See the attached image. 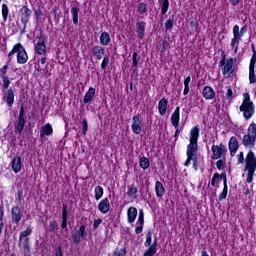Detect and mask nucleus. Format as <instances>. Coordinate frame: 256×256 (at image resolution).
<instances>
[{
	"mask_svg": "<svg viewBox=\"0 0 256 256\" xmlns=\"http://www.w3.org/2000/svg\"><path fill=\"white\" fill-rule=\"evenodd\" d=\"M228 147L230 151L231 157H235V154L239 150V141L237 140V137L232 136L228 142Z\"/></svg>",
	"mask_w": 256,
	"mask_h": 256,
	"instance_id": "2eb2a0df",
	"label": "nucleus"
},
{
	"mask_svg": "<svg viewBox=\"0 0 256 256\" xmlns=\"http://www.w3.org/2000/svg\"><path fill=\"white\" fill-rule=\"evenodd\" d=\"M55 256H63V248L61 246L55 249Z\"/></svg>",
	"mask_w": 256,
	"mask_h": 256,
	"instance_id": "0e129e2a",
	"label": "nucleus"
},
{
	"mask_svg": "<svg viewBox=\"0 0 256 256\" xmlns=\"http://www.w3.org/2000/svg\"><path fill=\"white\" fill-rule=\"evenodd\" d=\"M141 127H143V119L141 115H135L132 118V132L135 135H141Z\"/></svg>",
	"mask_w": 256,
	"mask_h": 256,
	"instance_id": "f8f14e48",
	"label": "nucleus"
},
{
	"mask_svg": "<svg viewBox=\"0 0 256 256\" xmlns=\"http://www.w3.org/2000/svg\"><path fill=\"white\" fill-rule=\"evenodd\" d=\"M59 230V224L57 223V221L53 220L50 222L49 224V231L50 233H55V231Z\"/></svg>",
	"mask_w": 256,
	"mask_h": 256,
	"instance_id": "a18cd8bd",
	"label": "nucleus"
},
{
	"mask_svg": "<svg viewBox=\"0 0 256 256\" xmlns=\"http://www.w3.org/2000/svg\"><path fill=\"white\" fill-rule=\"evenodd\" d=\"M49 135H53V126L48 123L42 126L40 130V137L43 139V137H49Z\"/></svg>",
	"mask_w": 256,
	"mask_h": 256,
	"instance_id": "393cba45",
	"label": "nucleus"
},
{
	"mask_svg": "<svg viewBox=\"0 0 256 256\" xmlns=\"http://www.w3.org/2000/svg\"><path fill=\"white\" fill-rule=\"evenodd\" d=\"M139 61H141V57H139V54H137V51H134L132 54V66H131L133 73L137 71V65H139Z\"/></svg>",
	"mask_w": 256,
	"mask_h": 256,
	"instance_id": "7c9ffc66",
	"label": "nucleus"
},
{
	"mask_svg": "<svg viewBox=\"0 0 256 256\" xmlns=\"http://www.w3.org/2000/svg\"><path fill=\"white\" fill-rule=\"evenodd\" d=\"M245 168L244 171H247L246 183H253V175L256 171V157L255 153L250 150L245 158Z\"/></svg>",
	"mask_w": 256,
	"mask_h": 256,
	"instance_id": "7ed1b4c3",
	"label": "nucleus"
},
{
	"mask_svg": "<svg viewBox=\"0 0 256 256\" xmlns=\"http://www.w3.org/2000/svg\"><path fill=\"white\" fill-rule=\"evenodd\" d=\"M92 55L97 59V61H101L105 55V48L100 45L94 46L92 48Z\"/></svg>",
	"mask_w": 256,
	"mask_h": 256,
	"instance_id": "aec40b11",
	"label": "nucleus"
},
{
	"mask_svg": "<svg viewBox=\"0 0 256 256\" xmlns=\"http://www.w3.org/2000/svg\"><path fill=\"white\" fill-rule=\"evenodd\" d=\"M36 39H38V42L34 45L35 53H37V55H45L47 51V45L45 44L47 41V36L43 31H40Z\"/></svg>",
	"mask_w": 256,
	"mask_h": 256,
	"instance_id": "423d86ee",
	"label": "nucleus"
},
{
	"mask_svg": "<svg viewBox=\"0 0 256 256\" xmlns=\"http://www.w3.org/2000/svg\"><path fill=\"white\" fill-rule=\"evenodd\" d=\"M137 13H139V15H145V13H147V4L145 2H140L138 4Z\"/></svg>",
	"mask_w": 256,
	"mask_h": 256,
	"instance_id": "4c0bfd02",
	"label": "nucleus"
},
{
	"mask_svg": "<svg viewBox=\"0 0 256 256\" xmlns=\"http://www.w3.org/2000/svg\"><path fill=\"white\" fill-rule=\"evenodd\" d=\"M3 101L6 102L7 107H13V103H15V91L13 89H8L7 92L4 93Z\"/></svg>",
	"mask_w": 256,
	"mask_h": 256,
	"instance_id": "dca6fc26",
	"label": "nucleus"
},
{
	"mask_svg": "<svg viewBox=\"0 0 256 256\" xmlns=\"http://www.w3.org/2000/svg\"><path fill=\"white\" fill-rule=\"evenodd\" d=\"M95 88L94 87H90L88 89V91L85 93L84 95V104L85 105H91V103H93V98L95 97Z\"/></svg>",
	"mask_w": 256,
	"mask_h": 256,
	"instance_id": "5701e85b",
	"label": "nucleus"
},
{
	"mask_svg": "<svg viewBox=\"0 0 256 256\" xmlns=\"http://www.w3.org/2000/svg\"><path fill=\"white\" fill-rule=\"evenodd\" d=\"M227 154V146L223 143L220 145H212V159L215 161L221 159L224 155Z\"/></svg>",
	"mask_w": 256,
	"mask_h": 256,
	"instance_id": "1a4fd4ad",
	"label": "nucleus"
},
{
	"mask_svg": "<svg viewBox=\"0 0 256 256\" xmlns=\"http://www.w3.org/2000/svg\"><path fill=\"white\" fill-rule=\"evenodd\" d=\"M145 27H147V23H145V21H138L136 23V33L138 35V39H145Z\"/></svg>",
	"mask_w": 256,
	"mask_h": 256,
	"instance_id": "412c9836",
	"label": "nucleus"
},
{
	"mask_svg": "<svg viewBox=\"0 0 256 256\" xmlns=\"http://www.w3.org/2000/svg\"><path fill=\"white\" fill-rule=\"evenodd\" d=\"M216 167L219 171H223V169H225V162L222 159L218 160L216 162Z\"/></svg>",
	"mask_w": 256,
	"mask_h": 256,
	"instance_id": "13d9d810",
	"label": "nucleus"
},
{
	"mask_svg": "<svg viewBox=\"0 0 256 256\" xmlns=\"http://www.w3.org/2000/svg\"><path fill=\"white\" fill-rule=\"evenodd\" d=\"M167 105H169V101L167 98H162L158 103V111L160 115H165L167 113Z\"/></svg>",
	"mask_w": 256,
	"mask_h": 256,
	"instance_id": "a878e982",
	"label": "nucleus"
},
{
	"mask_svg": "<svg viewBox=\"0 0 256 256\" xmlns=\"http://www.w3.org/2000/svg\"><path fill=\"white\" fill-rule=\"evenodd\" d=\"M234 58H229L226 61V56L225 54L222 55V59L220 60V65L223 67L222 73L223 75H231L233 73V64L235 63Z\"/></svg>",
	"mask_w": 256,
	"mask_h": 256,
	"instance_id": "0eeeda50",
	"label": "nucleus"
},
{
	"mask_svg": "<svg viewBox=\"0 0 256 256\" xmlns=\"http://www.w3.org/2000/svg\"><path fill=\"white\" fill-rule=\"evenodd\" d=\"M101 223H103V220L101 218L94 220L93 230L95 231L96 229H99V226L101 225Z\"/></svg>",
	"mask_w": 256,
	"mask_h": 256,
	"instance_id": "052dcab7",
	"label": "nucleus"
},
{
	"mask_svg": "<svg viewBox=\"0 0 256 256\" xmlns=\"http://www.w3.org/2000/svg\"><path fill=\"white\" fill-rule=\"evenodd\" d=\"M219 179H223V185H227V174L226 173L219 174Z\"/></svg>",
	"mask_w": 256,
	"mask_h": 256,
	"instance_id": "69168bd1",
	"label": "nucleus"
},
{
	"mask_svg": "<svg viewBox=\"0 0 256 256\" xmlns=\"http://www.w3.org/2000/svg\"><path fill=\"white\" fill-rule=\"evenodd\" d=\"M20 21L24 25V29H27V23H29V19H31V15L33 11L29 9L27 6H23L20 11Z\"/></svg>",
	"mask_w": 256,
	"mask_h": 256,
	"instance_id": "9d476101",
	"label": "nucleus"
},
{
	"mask_svg": "<svg viewBox=\"0 0 256 256\" xmlns=\"http://www.w3.org/2000/svg\"><path fill=\"white\" fill-rule=\"evenodd\" d=\"M7 69H9L8 65H4L1 69H0V77L1 79L4 77H7Z\"/></svg>",
	"mask_w": 256,
	"mask_h": 256,
	"instance_id": "4d7b16f0",
	"label": "nucleus"
},
{
	"mask_svg": "<svg viewBox=\"0 0 256 256\" xmlns=\"http://www.w3.org/2000/svg\"><path fill=\"white\" fill-rule=\"evenodd\" d=\"M100 43L101 45H104L107 47L111 43V35H109V32H102L100 35Z\"/></svg>",
	"mask_w": 256,
	"mask_h": 256,
	"instance_id": "2f4dec72",
	"label": "nucleus"
},
{
	"mask_svg": "<svg viewBox=\"0 0 256 256\" xmlns=\"http://www.w3.org/2000/svg\"><path fill=\"white\" fill-rule=\"evenodd\" d=\"M191 83V76L184 79V91L183 95H189V84Z\"/></svg>",
	"mask_w": 256,
	"mask_h": 256,
	"instance_id": "79ce46f5",
	"label": "nucleus"
},
{
	"mask_svg": "<svg viewBox=\"0 0 256 256\" xmlns=\"http://www.w3.org/2000/svg\"><path fill=\"white\" fill-rule=\"evenodd\" d=\"M108 65H109V58H108V56H104L102 63H101V69L103 71H105V69H107Z\"/></svg>",
	"mask_w": 256,
	"mask_h": 256,
	"instance_id": "5fc2aeb1",
	"label": "nucleus"
},
{
	"mask_svg": "<svg viewBox=\"0 0 256 256\" xmlns=\"http://www.w3.org/2000/svg\"><path fill=\"white\" fill-rule=\"evenodd\" d=\"M137 193H139V190L135 184L128 186V197H137Z\"/></svg>",
	"mask_w": 256,
	"mask_h": 256,
	"instance_id": "c9c22d12",
	"label": "nucleus"
},
{
	"mask_svg": "<svg viewBox=\"0 0 256 256\" xmlns=\"http://www.w3.org/2000/svg\"><path fill=\"white\" fill-rule=\"evenodd\" d=\"M89 129V124L87 123V119L82 120V134L87 135V131Z\"/></svg>",
	"mask_w": 256,
	"mask_h": 256,
	"instance_id": "603ef678",
	"label": "nucleus"
},
{
	"mask_svg": "<svg viewBox=\"0 0 256 256\" xmlns=\"http://www.w3.org/2000/svg\"><path fill=\"white\" fill-rule=\"evenodd\" d=\"M247 31H249V27L247 25H244L239 32V25H235L233 27V35H238L241 39V37H243V35H245V33H247Z\"/></svg>",
	"mask_w": 256,
	"mask_h": 256,
	"instance_id": "c756f323",
	"label": "nucleus"
},
{
	"mask_svg": "<svg viewBox=\"0 0 256 256\" xmlns=\"http://www.w3.org/2000/svg\"><path fill=\"white\" fill-rule=\"evenodd\" d=\"M135 233L136 235H141V233H143V225H139L135 228Z\"/></svg>",
	"mask_w": 256,
	"mask_h": 256,
	"instance_id": "338daca9",
	"label": "nucleus"
},
{
	"mask_svg": "<svg viewBox=\"0 0 256 256\" xmlns=\"http://www.w3.org/2000/svg\"><path fill=\"white\" fill-rule=\"evenodd\" d=\"M19 49H22L21 43L14 45L13 49L9 52L8 57H13L14 54L19 53Z\"/></svg>",
	"mask_w": 256,
	"mask_h": 256,
	"instance_id": "de8ad7c7",
	"label": "nucleus"
},
{
	"mask_svg": "<svg viewBox=\"0 0 256 256\" xmlns=\"http://www.w3.org/2000/svg\"><path fill=\"white\" fill-rule=\"evenodd\" d=\"M169 41H171V38L169 36H165L162 40V53H165L166 49H169L171 47Z\"/></svg>",
	"mask_w": 256,
	"mask_h": 256,
	"instance_id": "58836bf2",
	"label": "nucleus"
},
{
	"mask_svg": "<svg viewBox=\"0 0 256 256\" xmlns=\"http://www.w3.org/2000/svg\"><path fill=\"white\" fill-rule=\"evenodd\" d=\"M128 223H135L137 219V208L130 207L127 211Z\"/></svg>",
	"mask_w": 256,
	"mask_h": 256,
	"instance_id": "cd10ccee",
	"label": "nucleus"
},
{
	"mask_svg": "<svg viewBox=\"0 0 256 256\" xmlns=\"http://www.w3.org/2000/svg\"><path fill=\"white\" fill-rule=\"evenodd\" d=\"M98 209L100 213H103V215H107V213H109V209H111V204L109 203V199L108 198L102 199L98 204Z\"/></svg>",
	"mask_w": 256,
	"mask_h": 256,
	"instance_id": "6ab92c4d",
	"label": "nucleus"
},
{
	"mask_svg": "<svg viewBox=\"0 0 256 256\" xmlns=\"http://www.w3.org/2000/svg\"><path fill=\"white\" fill-rule=\"evenodd\" d=\"M155 191H156V197L161 199V197H163V195H165V186H163V183L156 181Z\"/></svg>",
	"mask_w": 256,
	"mask_h": 256,
	"instance_id": "c85d7f7f",
	"label": "nucleus"
},
{
	"mask_svg": "<svg viewBox=\"0 0 256 256\" xmlns=\"http://www.w3.org/2000/svg\"><path fill=\"white\" fill-rule=\"evenodd\" d=\"M29 59V56H27V51H25V48L22 46V48H19L17 53V63L20 65H25Z\"/></svg>",
	"mask_w": 256,
	"mask_h": 256,
	"instance_id": "a211bd4d",
	"label": "nucleus"
},
{
	"mask_svg": "<svg viewBox=\"0 0 256 256\" xmlns=\"http://www.w3.org/2000/svg\"><path fill=\"white\" fill-rule=\"evenodd\" d=\"M239 41H241V37H239L237 34H234L230 46L231 49H235V53H237V50L239 49Z\"/></svg>",
	"mask_w": 256,
	"mask_h": 256,
	"instance_id": "f704fd0d",
	"label": "nucleus"
},
{
	"mask_svg": "<svg viewBox=\"0 0 256 256\" xmlns=\"http://www.w3.org/2000/svg\"><path fill=\"white\" fill-rule=\"evenodd\" d=\"M87 226L85 224L80 225L79 228H75L72 232V242L74 245H79L82 241H87Z\"/></svg>",
	"mask_w": 256,
	"mask_h": 256,
	"instance_id": "20e7f679",
	"label": "nucleus"
},
{
	"mask_svg": "<svg viewBox=\"0 0 256 256\" xmlns=\"http://www.w3.org/2000/svg\"><path fill=\"white\" fill-rule=\"evenodd\" d=\"M174 23H175V21L173 19H168L164 24L165 30L171 31V29H173Z\"/></svg>",
	"mask_w": 256,
	"mask_h": 256,
	"instance_id": "09e8293b",
	"label": "nucleus"
},
{
	"mask_svg": "<svg viewBox=\"0 0 256 256\" xmlns=\"http://www.w3.org/2000/svg\"><path fill=\"white\" fill-rule=\"evenodd\" d=\"M255 63H256V53H254L250 60L249 65V81L250 83H256V76H255Z\"/></svg>",
	"mask_w": 256,
	"mask_h": 256,
	"instance_id": "4468645a",
	"label": "nucleus"
},
{
	"mask_svg": "<svg viewBox=\"0 0 256 256\" xmlns=\"http://www.w3.org/2000/svg\"><path fill=\"white\" fill-rule=\"evenodd\" d=\"M2 17L5 23L7 21V17H9V7L7 6V4L2 5Z\"/></svg>",
	"mask_w": 256,
	"mask_h": 256,
	"instance_id": "c03bdc74",
	"label": "nucleus"
},
{
	"mask_svg": "<svg viewBox=\"0 0 256 256\" xmlns=\"http://www.w3.org/2000/svg\"><path fill=\"white\" fill-rule=\"evenodd\" d=\"M21 167H23V161L21 160V156H14L11 161V169L14 173H19L21 171Z\"/></svg>",
	"mask_w": 256,
	"mask_h": 256,
	"instance_id": "f3484780",
	"label": "nucleus"
},
{
	"mask_svg": "<svg viewBox=\"0 0 256 256\" xmlns=\"http://www.w3.org/2000/svg\"><path fill=\"white\" fill-rule=\"evenodd\" d=\"M139 165L141 169H149L151 162L149 161V158L147 157H141L139 160Z\"/></svg>",
	"mask_w": 256,
	"mask_h": 256,
	"instance_id": "e433bc0d",
	"label": "nucleus"
},
{
	"mask_svg": "<svg viewBox=\"0 0 256 256\" xmlns=\"http://www.w3.org/2000/svg\"><path fill=\"white\" fill-rule=\"evenodd\" d=\"M61 229H64V231H69V228L67 227V220H62Z\"/></svg>",
	"mask_w": 256,
	"mask_h": 256,
	"instance_id": "774afa93",
	"label": "nucleus"
},
{
	"mask_svg": "<svg viewBox=\"0 0 256 256\" xmlns=\"http://www.w3.org/2000/svg\"><path fill=\"white\" fill-rule=\"evenodd\" d=\"M2 80H3V86L2 87L5 91V90L9 89V85H11V80H9L8 76L2 78Z\"/></svg>",
	"mask_w": 256,
	"mask_h": 256,
	"instance_id": "864d4df0",
	"label": "nucleus"
},
{
	"mask_svg": "<svg viewBox=\"0 0 256 256\" xmlns=\"http://www.w3.org/2000/svg\"><path fill=\"white\" fill-rule=\"evenodd\" d=\"M79 11H81L79 7L73 6L71 8L72 21L74 25H77V23H79Z\"/></svg>",
	"mask_w": 256,
	"mask_h": 256,
	"instance_id": "473e14b6",
	"label": "nucleus"
},
{
	"mask_svg": "<svg viewBox=\"0 0 256 256\" xmlns=\"http://www.w3.org/2000/svg\"><path fill=\"white\" fill-rule=\"evenodd\" d=\"M197 141H199V127L194 126L190 130V144H188L186 150L187 160L184 163L185 167L191 165V161L195 159L197 151H199V144Z\"/></svg>",
	"mask_w": 256,
	"mask_h": 256,
	"instance_id": "f257e3e1",
	"label": "nucleus"
},
{
	"mask_svg": "<svg viewBox=\"0 0 256 256\" xmlns=\"http://www.w3.org/2000/svg\"><path fill=\"white\" fill-rule=\"evenodd\" d=\"M202 97L207 101H211V99H215V90L211 86H205L202 90Z\"/></svg>",
	"mask_w": 256,
	"mask_h": 256,
	"instance_id": "4be33fe9",
	"label": "nucleus"
},
{
	"mask_svg": "<svg viewBox=\"0 0 256 256\" xmlns=\"http://www.w3.org/2000/svg\"><path fill=\"white\" fill-rule=\"evenodd\" d=\"M239 110L243 113V117L246 121H249V119L255 115V104L251 101L249 93H244V100L240 105Z\"/></svg>",
	"mask_w": 256,
	"mask_h": 256,
	"instance_id": "f03ea898",
	"label": "nucleus"
},
{
	"mask_svg": "<svg viewBox=\"0 0 256 256\" xmlns=\"http://www.w3.org/2000/svg\"><path fill=\"white\" fill-rule=\"evenodd\" d=\"M157 239H155L150 247L144 252L143 256H155L157 254Z\"/></svg>",
	"mask_w": 256,
	"mask_h": 256,
	"instance_id": "bb28decb",
	"label": "nucleus"
},
{
	"mask_svg": "<svg viewBox=\"0 0 256 256\" xmlns=\"http://www.w3.org/2000/svg\"><path fill=\"white\" fill-rule=\"evenodd\" d=\"M153 245V233L151 231L147 232L146 240L144 242L145 247H151Z\"/></svg>",
	"mask_w": 256,
	"mask_h": 256,
	"instance_id": "ea45409f",
	"label": "nucleus"
},
{
	"mask_svg": "<svg viewBox=\"0 0 256 256\" xmlns=\"http://www.w3.org/2000/svg\"><path fill=\"white\" fill-rule=\"evenodd\" d=\"M11 218H12V223H14V225H19V223H21V219H23V210H21L20 206L12 207Z\"/></svg>",
	"mask_w": 256,
	"mask_h": 256,
	"instance_id": "9b49d317",
	"label": "nucleus"
},
{
	"mask_svg": "<svg viewBox=\"0 0 256 256\" xmlns=\"http://www.w3.org/2000/svg\"><path fill=\"white\" fill-rule=\"evenodd\" d=\"M94 193H95V199L96 201H99V199H101V197H103V187L101 186H96L95 187V190H94Z\"/></svg>",
	"mask_w": 256,
	"mask_h": 256,
	"instance_id": "a19ab883",
	"label": "nucleus"
},
{
	"mask_svg": "<svg viewBox=\"0 0 256 256\" xmlns=\"http://www.w3.org/2000/svg\"><path fill=\"white\" fill-rule=\"evenodd\" d=\"M25 106L22 104L19 111L18 120L16 121V125L14 126L15 131L21 135L23 133V129H25Z\"/></svg>",
	"mask_w": 256,
	"mask_h": 256,
	"instance_id": "6e6552de",
	"label": "nucleus"
},
{
	"mask_svg": "<svg viewBox=\"0 0 256 256\" xmlns=\"http://www.w3.org/2000/svg\"><path fill=\"white\" fill-rule=\"evenodd\" d=\"M226 97L227 99H229V101H233L234 96H233V89L231 87H228Z\"/></svg>",
	"mask_w": 256,
	"mask_h": 256,
	"instance_id": "680f3d73",
	"label": "nucleus"
},
{
	"mask_svg": "<svg viewBox=\"0 0 256 256\" xmlns=\"http://www.w3.org/2000/svg\"><path fill=\"white\" fill-rule=\"evenodd\" d=\"M158 3L161 7V14L166 15L169 11V0H158Z\"/></svg>",
	"mask_w": 256,
	"mask_h": 256,
	"instance_id": "72a5a7b5",
	"label": "nucleus"
},
{
	"mask_svg": "<svg viewBox=\"0 0 256 256\" xmlns=\"http://www.w3.org/2000/svg\"><path fill=\"white\" fill-rule=\"evenodd\" d=\"M256 137L251 134H245L242 138V145L247 149H253L255 147Z\"/></svg>",
	"mask_w": 256,
	"mask_h": 256,
	"instance_id": "ddd939ff",
	"label": "nucleus"
},
{
	"mask_svg": "<svg viewBox=\"0 0 256 256\" xmlns=\"http://www.w3.org/2000/svg\"><path fill=\"white\" fill-rule=\"evenodd\" d=\"M248 135H252L253 137L256 138V124L251 123L249 128H248Z\"/></svg>",
	"mask_w": 256,
	"mask_h": 256,
	"instance_id": "8fccbe9b",
	"label": "nucleus"
},
{
	"mask_svg": "<svg viewBox=\"0 0 256 256\" xmlns=\"http://www.w3.org/2000/svg\"><path fill=\"white\" fill-rule=\"evenodd\" d=\"M69 219V211L67 210V206L63 204L62 207V220H67Z\"/></svg>",
	"mask_w": 256,
	"mask_h": 256,
	"instance_id": "3c124183",
	"label": "nucleus"
},
{
	"mask_svg": "<svg viewBox=\"0 0 256 256\" xmlns=\"http://www.w3.org/2000/svg\"><path fill=\"white\" fill-rule=\"evenodd\" d=\"M224 188L221 192V194L219 195V201H225V199H227V193L229 192V187L227 186V184H223Z\"/></svg>",
	"mask_w": 256,
	"mask_h": 256,
	"instance_id": "37998d69",
	"label": "nucleus"
},
{
	"mask_svg": "<svg viewBox=\"0 0 256 256\" xmlns=\"http://www.w3.org/2000/svg\"><path fill=\"white\" fill-rule=\"evenodd\" d=\"M219 181V173H214L212 180H211V185L212 187H215V184Z\"/></svg>",
	"mask_w": 256,
	"mask_h": 256,
	"instance_id": "e2e57ef3",
	"label": "nucleus"
},
{
	"mask_svg": "<svg viewBox=\"0 0 256 256\" xmlns=\"http://www.w3.org/2000/svg\"><path fill=\"white\" fill-rule=\"evenodd\" d=\"M113 256H127V248H122L113 253Z\"/></svg>",
	"mask_w": 256,
	"mask_h": 256,
	"instance_id": "6e6d98bb",
	"label": "nucleus"
},
{
	"mask_svg": "<svg viewBox=\"0 0 256 256\" xmlns=\"http://www.w3.org/2000/svg\"><path fill=\"white\" fill-rule=\"evenodd\" d=\"M33 233L31 228H27L26 230L20 233L18 247H21V241L24 239L23 249L24 255L31 256V244L29 243V235Z\"/></svg>",
	"mask_w": 256,
	"mask_h": 256,
	"instance_id": "39448f33",
	"label": "nucleus"
},
{
	"mask_svg": "<svg viewBox=\"0 0 256 256\" xmlns=\"http://www.w3.org/2000/svg\"><path fill=\"white\" fill-rule=\"evenodd\" d=\"M237 161H238V165H242V163H245V156L243 155V152H240L237 155Z\"/></svg>",
	"mask_w": 256,
	"mask_h": 256,
	"instance_id": "bf43d9fd",
	"label": "nucleus"
},
{
	"mask_svg": "<svg viewBox=\"0 0 256 256\" xmlns=\"http://www.w3.org/2000/svg\"><path fill=\"white\" fill-rule=\"evenodd\" d=\"M145 224V213L143 209L139 210L137 225H144Z\"/></svg>",
	"mask_w": 256,
	"mask_h": 256,
	"instance_id": "49530a36",
	"label": "nucleus"
},
{
	"mask_svg": "<svg viewBox=\"0 0 256 256\" xmlns=\"http://www.w3.org/2000/svg\"><path fill=\"white\" fill-rule=\"evenodd\" d=\"M180 111H181V108H179V106L176 107L175 111L171 116V123L175 129L179 127Z\"/></svg>",
	"mask_w": 256,
	"mask_h": 256,
	"instance_id": "b1692460",
	"label": "nucleus"
}]
</instances>
